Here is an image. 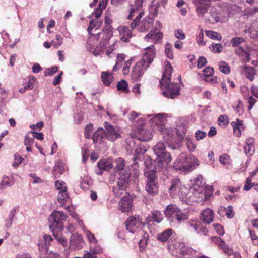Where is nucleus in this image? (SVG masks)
<instances>
[{"label": "nucleus", "mask_w": 258, "mask_h": 258, "mask_svg": "<svg viewBox=\"0 0 258 258\" xmlns=\"http://www.w3.org/2000/svg\"><path fill=\"white\" fill-rule=\"evenodd\" d=\"M230 157L226 154H223L220 156L219 161L223 165H228L230 163Z\"/></svg>", "instance_id": "a18cd8bd"}, {"label": "nucleus", "mask_w": 258, "mask_h": 258, "mask_svg": "<svg viewBox=\"0 0 258 258\" xmlns=\"http://www.w3.org/2000/svg\"><path fill=\"white\" fill-rule=\"evenodd\" d=\"M195 184L194 185V195L201 199L205 198V187L203 185L202 177L200 175L195 180Z\"/></svg>", "instance_id": "9b49d317"}, {"label": "nucleus", "mask_w": 258, "mask_h": 258, "mask_svg": "<svg viewBox=\"0 0 258 258\" xmlns=\"http://www.w3.org/2000/svg\"><path fill=\"white\" fill-rule=\"evenodd\" d=\"M15 214H16V210L15 209H12L10 211L9 216V221H10V224L6 225L7 227H10L11 226L13 219H14V217L15 215Z\"/></svg>", "instance_id": "0e129e2a"}, {"label": "nucleus", "mask_w": 258, "mask_h": 258, "mask_svg": "<svg viewBox=\"0 0 258 258\" xmlns=\"http://www.w3.org/2000/svg\"><path fill=\"white\" fill-rule=\"evenodd\" d=\"M104 138H105V130L102 127H99L94 133L92 136L94 143L102 141Z\"/></svg>", "instance_id": "5701e85b"}, {"label": "nucleus", "mask_w": 258, "mask_h": 258, "mask_svg": "<svg viewBox=\"0 0 258 258\" xmlns=\"http://www.w3.org/2000/svg\"><path fill=\"white\" fill-rule=\"evenodd\" d=\"M218 212L220 215L225 214L228 218H232L234 217L233 207L232 206H229L227 208L225 207H221Z\"/></svg>", "instance_id": "393cba45"}, {"label": "nucleus", "mask_w": 258, "mask_h": 258, "mask_svg": "<svg viewBox=\"0 0 258 258\" xmlns=\"http://www.w3.org/2000/svg\"><path fill=\"white\" fill-rule=\"evenodd\" d=\"M250 33H253L252 35H255V36L258 38V22H253L251 26L250 29L249 30Z\"/></svg>", "instance_id": "79ce46f5"}, {"label": "nucleus", "mask_w": 258, "mask_h": 258, "mask_svg": "<svg viewBox=\"0 0 258 258\" xmlns=\"http://www.w3.org/2000/svg\"><path fill=\"white\" fill-rule=\"evenodd\" d=\"M214 218V212L210 208H206L201 214L200 219L206 224H209Z\"/></svg>", "instance_id": "6ab92c4d"}, {"label": "nucleus", "mask_w": 258, "mask_h": 258, "mask_svg": "<svg viewBox=\"0 0 258 258\" xmlns=\"http://www.w3.org/2000/svg\"><path fill=\"white\" fill-rule=\"evenodd\" d=\"M213 226L214 227V228L216 230V232L220 236L223 235L224 234V230L220 224H213Z\"/></svg>", "instance_id": "69168bd1"}, {"label": "nucleus", "mask_w": 258, "mask_h": 258, "mask_svg": "<svg viewBox=\"0 0 258 258\" xmlns=\"http://www.w3.org/2000/svg\"><path fill=\"white\" fill-rule=\"evenodd\" d=\"M15 161L13 164V166L16 168L19 164H20L23 160L22 157L19 154H15L14 155Z\"/></svg>", "instance_id": "6e6d98bb"}, {"label": "nucleus", "mask_w": 258, "mask_h": 258, "mask_svg": "<svg viewBox=\"0 0 258 258\" xmlns=\"http://www.w3.org/2000/svg\"><path fill=\"white\" fill-rule=\"evenodd\" d=\"M219 124L221 126H226L228 124V120L226 116L220 115L218 118Z\"/></svg>", "instance_id": "052dcab7"}, {"label": "nucleus", "mask_w": 258, "mask_h": 258, "mask_svg": "<svg viewBox=\"0 0 258 258\" xmlns=\"http://www.w3.org/2000/svg\"><path fill=\"white\" fill-rule=\"evenodd\" d=\"M165 72L160 81V85L162 88V94L168 98L174 99L179 94L180 87L178 83H171L172 67L170 63L166 65Z\"/></svg>", "instance_id": "f03ea898"}, {"label": "nucleus", "mask_w": 258, "mask_h": 258, "mask_svg": "<svg viewBox=\"0 0 258 258\" xmlns=\"http://www.w3.org/2000/svg\"><path fill=\"white\" fill-rule=\"evenodd\" d=\"M117 89L123 92H128L127 82L124 80L119 81L116 85Z\"/></svg>", "instance_id": "7c9ffc66"}, {"label": "nucleus", "mask_w": 258, "mask_h": 258, "mask_svg": "<svg viewBox=\"0 0 258 258\" xmlns=\"http://www.w3.org/2000/svg\"><path fill=\"white\" fill-rule=\"evenodd\" d=\"M153 150L157 156L156 161L157 167L161 170L166 169L171 161V156L169 153L166 151L164 143L158 142L154 147Z\"/></svg>", "instance_id": "20e7f679"}, {"label": "nucleus", "mask_w": 258, "mask_h": 258, "mask_svg": "<svg viewBox=\"0 0 258 258\" xmlns=\"http://www.w3.org/2000/svg\"><path fill=\"white\" fill-rule=\"evenodd\" d=\"M152 218L154 221L160 223L163 219V216L160 211L156 210L152 212Z\"/></svg>", "instance_id": "c9c22d12"}, {"label": "nucleus", "mask_w": 258, "mask_h": 258, "mask_svg": "<svg viewBox=\"0 0 258 258\" xmlns=\"http://www.w3.org/2000/svg\"><path fill=\"white\" fill-rule=\"evenodd\" d=\"M97 166L100 170L108 171L113 167V164L111 161L103 159L100 160L97 164Z\"/></svg>", "instance_id": "b1692460"}, {"label": "nucleus", "mask_w": 258, "mask_h": 258, "mask_svg": "<svg viewBox=\"0 0 258 258\" xmlns=\"http://www.w3.org/2000/svg\"><path fill=\"white\" fill-rule=\"evenodd\" d=\"M219 69L221 72L224 74H227L230 73V68L225 61H222L219 62Z\"/></svg>", "instance_id": "f704fd0d"}, {"label": "nucleus", "mask_w": 258, "mask_h": 258, "mask_svg": "<svg viewBox=\"0 0 258 258\" xmlns=\"http://www.w3.org/2000/svg\"><path fill=\"white\" fill-rule=\"evenodd\" d=\"M11 185L9 181V177L7 176H5L0 183V189H4L6 186H10Z\"/></svg>", "instance_id": "49530a36"}, {"label": "nucleus", "mask_w": 258, "mask_h": 258, "mask_svg": "<svg viewBox=\"0 0 258 258\" xmlns=\"http://www.w3.org/2000/svg\"><path fill=\"white\" fill-rule=\"evenodd\" d=\"M180 181L179 180L173 181L171 186L169 188V191L171 195H173L174 192L179 188Z\"/></svg>", "instance_id": "c03bdc74"}, {"label": "nucleus", "mask_w": 258, "mask_h": 258, "mask_svg": "<svg viewBox=\"0 0 258 258\" xmlns=\"http://www.w3.org/2000/svg\"><path fill=\"white\" fill-rule=\"evenodd\" d=\"M115 166L114 167L117 174L120 173L121 171L123 172L126 169H129L125 166V161L122 158H117L115 161Z\"/></svg>", "instance_id": "4be33fe9"}, {"label": "nucleus", "mask_w": 258, "mask_h": 258, "mask_svg": "<svg viewBox=\"0 0 258 258\" xmlns=\"http://www.w3.org/2000/svg\"><path fill=\"white\" fill-rule=\"evenodd\" d=\"M102 80L104 85L109 86L113 80V75L108 72H103L101 73Z\"/></svg>", "instance_id": "bb28decb"}, {"label": "nucleus", "mask_w": 258, "mask_h": 258, "mask_svg": "<svg viewBox=\"0 0 258 258\" xmlns=\"http://www.w3.org/2000/svg\"><path fill=\"white\" fill-rule=\"evenodd\" d=\"M63 170L64 168L63 167L62 163L59 161H57L54 167L52 173L55 176V178H56L57 176V173H59V174H62Z\"/></svg>", "instance_id": "c756f323"}, {"label": "nucleus", "mask_w": 258, "mask_h": 258, "mask_svg": "<svg viewBox=\"0 0 258 258\" xmlns=\"http://www.w3.org/2000/svg\"><path fill=\"white\" fill-rule=\"evenodd\" d=\"M69 199L70 197L67 190L62 191H59L57 195V201L61 206L65 205Z\"/></svg>", "instance_id": "a878e982"}, {"label": "nucleus", "mask_w": 258, "mask_h": 258, "mask_svg": "<svg viewBox=\"0 0 258 258\" xmlns=\"http://www.w3.org/2000/svg\"><path fill=\"white\" fill-rule=\"evenodd\" d=\"M244 41V39L241 37H235L232 39L231 43L233 47L238 46Z\"/></svg>", "instance_id": "8fccbe9b"}, {"label": "nucleus", "mask_w": 258, "mask_h": 258, "mask_svg": "<svg viewBox=\"0 0 258 258\" xmlns=\"http://www.w3.org/2000/svg\"><path fill=\"white\" fill-rule=\"evenodd\" d=\"M206 136V133L204 131L198 130L195 133V138L197 140L203 139Z\"/></svg>", "instance_id": "680f3d73"}, {"label": "nucleus", "mask_w": 258, "mask_h": 258, "mask_svg": "<svg viewBox=\"0 0 258 258\" xmlns=\"http://www.w3.org/2000/svg\"><path fill=\"white\" fill-rule=\"evenodd\" d=\"M210 49L215 53H219L222 51L223 47L220 44H216L213 43L211 47H209Z\"/></svg>", "instance_id": "e433bc0d"}, {"label": "nucleus", "mask_w": 258, "mask_h": 258, "mask_svg": "<svg viewBox=\"0 0 258 258\" xmlns=\"http://www.w3.org/2000/svg\"><path fill=\"white\" fill-rule=\"evenodd\" d=\"M105 8H102L101 6H100L99 4L98 5V8L95 9L94 12L93 13V14L95 15V17L96 19H98L102 15V11Z\"/></svg>", "instance_id": "bf43d9fd"}, {"label": "nucleus", "mask_w": 258, "mask_h": 258, "mask_svg": "<svg viewBox=\"0 0 258 258\" xmlns=\"http://www.w3.org/2000/svg\"><path fill=\"white\" fill-rule=\"evenodd\" d=\"M138 20L137 26L139 31L143 32L148 31L152 26L153 20L149 17L144 18L142 21Z\"/></svg>", "instance_id": "2eb2a0df"}, {"label": "nucleus", "mask_w": 258, "mask_h": 258, "mask_svg": "<svg viewBox=\"0 0 258 258\" xmlns=\"http://www.w3.org/2000/svg\"><path fill=\"white\" fill-rule=\"evenodd\" d=\"M163 33L162 32H155V31H150L144 37V40L147 42L153 43H156L159 42L163 38Z\"/></svg>", "instance_id": "a211bd4d"}, {"label": "nucleus", "mask_w": 258, "mask_h": 258, "mask_svg": "<svg viewBox=\"0 0 258 258\" xmlns=\"http://www.w3.org/2000/svg\"><path fill=\"white\" fill-rule=\"evenodd\" d=\"M144 164L146 168L144 170L145 176L152 172L153 174H156V169H161L157 167V161L152 160L150 157H147L144 161Z\"/></svg>", "instance_id": "4468645a"}, {"label": "nucleus", "mask_w": 258, "mask_h": 258, "mask_svg": "<svg viewBox=\"0 0 258 258\" xmlns=\"http://www.w3.org/2000/svg\"><path fill=\"white\" fill-rule=\"evenodd\" d=\"M58 71V68L57 67H53L51 68H49L47 69L44 72V75L47 76H52L56 73Z\"/></svg>", "instance_id": "5fc2aeb1"}, {"label": "nucleus", "mask_w": 258, "mask_h": 258, "mask_svg": "<svg viewBox=\"0 0 258 258\" xmlns=\"http://www.w3.org/2000/svg\"><path fill=\"white\" fill-rule=\"evenodd\" d=\"M132 62V59H130L126 61L124 64L123 68V72L124 74H127L129 72L130 66Z\"/></svg>", "instance_id": "13d9d810"}, {"label": "nucleus", "mask_w": 258, "mask_h": 258, "mask_svg": "<svg viewBox=\"0 0 258 258\" xmlns=\"http://www.w3.org/2000/svg\"><path fill=\"white\" fill-rule=\"evenodd\" d=\"M155 54V48L154 45H151L145 49L143 58L137 63L132 70L131 77L133 81H138L142 76L153 61Z\"/></svg>", "instance_id": "f257e3e1"}, {"label": "nucleus", "mask_w": 258, "mask_h": 258, "mask_svg": "<svg viewBox=\"0 0 258 258\" xmlns=\"http://www.w3.org/2000/svg\"><path fill=\"white\" fill-rule=\"evenodd\" d=\"M120 39L124 42H127L133 36L132 31L128 27L124 26H120L117 28Z\"/></svg>", "instance_id": "dca6fc26"}, {"label": "nucleus", "mask_w": 258, "mask_h": 258, "mask_svg": "<svg viewBox=\"0 0 258 258\" xmlns=\"http://www.w3.org/2000/svg\"><path fill=\"white\" fill-rule=\"evenodd\" d=\"M164 118L163 117L162 114H158L156 115H154V117L152 118L151 119V121H154L155 124H162L164 122Z\"/></svg>", "instance_id": "37998d69"}, {"label": "nucleus", "mask_w": 258, "mask_h": 258, "mask_svg": "<svg viewBox=\"0 0 258 258\" xmlns=\"http://www.w3.org/2000/svg\"><path fill=\"white\" fill-rule=\"evenodd\" d=\"M131 171L129 169H126L123 172L121 171L118 174L117 183L121 186L127 188L131 183Z\"/></svg>", "instance_id": "f8f14e48"}, {"label": "nucleus", "mask_w": 258, "mask_h": 258, "mask_svg": "<svg viewBox=\"0 0 258 258\" xmlns=\"http://www.w3.org/2000/svg\"><path fill=\"white\" fill-rule=\"evenodd\" d=\"M180 250L183 255H192L196 253V250L191 247L186 246L182 247Z\"/></svg>", "instance_id": "58836bf2"}, {"label": "nucleus", "mask_w": 258, "mask_h": 258, "mask_svg": "<svg viewBox=\"0 0 258 258\" xmlns=\"http://www.w3.org/2000/svg\"><path fill=\"white\" fill-rule=\"evenodd\" d=\"M143 0H135L134 5L131 9L130 13L128 16V19H132L134 16H136L131 24V27L132 29L135 28L137 25L138 20L141 19L144 14L142 10V4Z\"/></svg>", "instance_id": "423d86ee"}, {"label": "nucleus", "mask_w": 258, "mask_h": 258, "mask_svg": "<svg viewBox=\"0 0 258 258\" xmlns=\"http://www.w3.org/2000/svg\"><path fill=\"white\" fill-rule=\"evenodd\" d=\"M126 228L132 233H136L139 232L143 226L142 222L139 218L130 216L125 222Z\"/></svg>", "instance_id": "0eeeda50"}, {"label": "nucleus", "mask_w": 258, "mask_h": 258, "mask_svg": "<svg viewBox=\"0 0 258 258\" xmlns=\"http://www.w3.org/2000/svg\"><path fill=\"white\" fill-rule=\"evenodd\" d=\"M200 226V221H189L187 224V228L189 230H194L195 232H199V227Z\"/></svg>", "instance_id": "473e14b6"}, {"label": "nucleus", "mask_w": 258, "mask_h": 258, "mask_svg": "<svg viewBox=\"0 0 258 258\" xmlns=\"http://www.w3.org/2000/svg\"><path fill=\"white\" fill-rule=\"evenodd\" d=\"M145 176L147 178L146 191L150 194H156L158 191V187L156 174H153L151 172Z\"/></svg>", "instance_id": "9d476101"}, {"label": "nucleus", "mask_w": 258, "mask_h": 258, "mask_svg": "<svg viewBox=\"0 0 258 258\" xmlns=\"http://www.w3.org/2000/svg\"><path fill=\"white\" fill-rule=\"evenodd\" d=\"M163 212L171 226L179 225L189 218L188 213L184 212L175 204L167 205Z\"/></svg>", "instance_id": "7ed1b4c3"}, {"label": "nucleus", "mask_w": 258, "mask_h": 258, "mask_svg": "<svg viewBox=\"0 0 258 258\" xmlns=\"http://www.w3.org/2000/svg\"><path fill=\"white\" fill-rule=\"evenodd\" d=\"M207 63V59L206 58L203 56H201L199 58L197 61V67L201 69L204 65Z\"/></svg>", "instance_id": "e2e57ef3"}, {"label": "nucleus", "mask_w": 258, "mask_h": 258, "mask_svg": "<svg viewBox=\"0 0 258 258\" xmlns=\"http://www.w3.org/2000/svg\"><path fill=\"white\" fill-rule=\"evenodd\" d=\"M64 182L63 181H56L55 182V187L57 190L59 191H62L67 190V187L64 186Z\"/></svg>", "instance_id": "864d4df0"}, {"label": "nucleus", "mask_w": 258, "mask_h": 258, "mask_svg": "<svg viewBox=\"0 0 258 258\" xmlns=\"http://www.w3.org/2000/svg\"><path fill=\"white\" fill-rule=\"evenodd\" d=\"M204 34L203 29H201V32L197 36V42L200 46H205L206 42L203 40Z\"/></svg>", "instance_id": "09e8293b"}, {"label": "nucleus", "mask_w": 258, "mask_h": 258, "mask_svg": "<svg viewBox=\"0 0 258 258\" xmlns=\"http://www.w3.org/2000/svg\"><path fill=\"white\" fill-rule=\"evenodd\" d=\"M200 164L198 160H195L192 164H184L180 160H176L173 164V168L177 171H182L187 173L194 170Z\"/></svg>", "instance_id": "1a4fd4ad"}, {"label": "nucleus", "mask_w": 258, "mask_h": 258, "mask_svg": "<svg viewBox=\"0 0 258 258\" xmlns=\"http://www.w3.org/2000/svg\"><path fill=\"white\" fill-rule=\"evenodd\" d=\"M67 217L63 212L54 211L49 217L48 220L50 223L49 227L52 231L61 232L63 228V222Z\"/></svg>", "instance_id": "39448f33"}, {"label": "nucleus", "mask_w": 258, "mask_h": 258, "mask_svg": "<svg viewBox=\"0 0 258 258\" xmlns=\"http://www.w3.org/2000/svg\"><path fill=\"white\" fill-rule=\"evenodd\" d=\"M101 25V22L98 20V19H92L90 21L88 31L91 34V31L93 28L95 29H99Z\"/></svg>", "instance_id": "cd10ccee"}, {"label": "nucleus", "mask_w": 258, "mask_h": 258, "mask_svg": "<svg viewBox=\"0 0 258 258\" xmlns=\"http://www.w3.org/2000/svg\"><path fill=\"white\" fill-rule=\"evenodd\" d=\"M206 35L212 39L221 40L222 39V37L218 33L211 31V30H207L205 31Z\"/></svg>", "instance_id": "2f4dec72"}, {"label": "nucleus", "mask_w": 258, "mask_h": 258, "mask_svg": "<svg viewBox=\"0 0 258 258\" xmlns=\"http://www.w3.org/2000/svg\"><path fill=\"white\" fill-rule=\"evenodd\" d=\"M34 142V137L30 138L29 135L26 134L25 136L24 145L25 146H31Z\"/></svg>", "instance_id": "4d7b16f0"}, {"label": "nucleus", "mask_w": 258, "mask_h": 258, "mask_svg": "<svg viewBox=\"0 0 258 258\" xmlns=\"http://www.w3.org/2000/svg\"><path fill=\"white\" fill-rule=\"evenodd\" d=\"M53 236L56 238L58 241L60 242L63 245H66L67 244V240L66 238L61 235H59L57 231H52Z\"/></svg>", "instance_id": "ea45409f"}, {"label": "nucleus", "mask_w": 258, "mask_h": 258, "mask_svg": "<svg viewBox=\"0 0 258 258\" xmlns=\"http://www.w3.org/2000/svg\"><path fill=\"white\" fill-rule=\"evenodd\" d=\"M104 126L105 138L107 140L114 141L120 137L121 136L117 126H114L107 122L104 123Z\"/></svg>", "instance_id": "6e6552de"}, {"label": "nucleus", "mask_w": 258, "mask_h": 258, "mask_svg": "<svg viewBox=\"0 0 258 258\" xmlns=\"http://www.w3.org/2000/svg\"><path fill=\"white\" fill-rule=\"evenodd\" d=\"M126 188L125 187L121 186V185L117 183V185L112 187V192L115 197L119 198L123 194V191Z\"/></svg>", "instance_id": "c85d7f7f"}, {"label": "nucleus", "mask_w": 258, "mask_h": 258, "mask_svg": "<svg viewBox=\"0 0 258 258\" xmlns=\"http://www.w3.org/2000/svg\"><path fill=\"white\" fill-rule=\"evenodd\" d=\"M209 14L216 22L219 21L220 18L217 15V9L215 7H212L211 8Z\"/></svg>", "instance_id": "de8ad7c7"}, {"label": "nucleus", "mask_w": 258, "mask_h": 258, "mask_svg": "<svg viewBox=\"0 0 258 258\" xmlns=\"http://www.w3.org/2000/svg\"><path fill=\"white\" fill-rule=\"evenodd\" d=\"M85 245L84 241L82 236L78 233L72 235L70 239V246L74 249H79Z\"/></svg>", "instance_id": "ddd939ff"}, {"label": "nucleus", "mask_w": 258, "mask_h": 258, "mask_svg": "<svg viewBox=\"0 0 258 258\" xmlns=\"http://www.w3.org/2000/svg\"><path fill=\"white\" fill-rule=\"evenodd\" d=\"M172 46L171 44L167 43L166 44L165 52L168 58L172 59L173 58V54L172 51Z\"/></svg>", "instance_id": "a19ab883"}, {"label": "nucleus", "mask_w": 258, "mask_h": 258, "mask_svg": "<svg viewBox=\"0 0 258 258\" xmlns=\"http://www.w3.org/2000/svg\"><path fill=\"white\" fill-rule=\"evenodd\" d=\"M101 251V249L100 247L97 246L95 247L91 245L90 246V251H89V253H92V254L96 255V254L99 253Z\"/></svg>", "instance_id": "338daca9"}, {"label": "nucleus", "mask_w": 258, "mask_h": 258, "mask_svg": "<svg viewBox=\"0 0 258 258\" xmlns=\"http://www.w3.org/2000/svg\"><path fill=\"white\" fill-rule=\"evenodd\" d=\"M119 206L122 212L130 211L132 207V199L131 197L128 195L122 197L119 202Z\"/></svg>", "instance_id": "f3484780"}, {"label": "nucleus", "mask_w": 258, "mask_h": 258, "mask_svg": "<svg viewBox=\"0 0 258 258\" xmlns=\"http://www.w3.org/2000/svg\"><path fill=\"white\" fill-rule=\"evenodd\" d=\"M203 72L204 76L206 77L212 76L214 74V69L210 67H207L203 70Z\"/></svg>", "instance_id": "603ef678"}, {"label": "nucleus", "mask_w": 258, "mask_h": 258, "mask_svg": "<svg viewBox=\"0 0 258 258\" xmlns=\"http://www.w3.org/2000/svg\"><path fill=\"white\" fill-rule=\"evenodd\" d=\"M125 59V55L123 54H118L115 65L113 68L114 71H117L121 66V62Z\"/></svg>", "instance_id": "4c0bfd02"}, {"label": "nucleus", "mask_w": 258, "mask_h": 258, "mask_svg": "<svg viewBox=\"0 0 258 258\" xmlns=\"http://www.w3.org/2000/svg\"><path fill=\"white\" fill-rule=\"evenodd\" d=\"M38 245L39 250L41 252L43 253H46L47 252L49 247L47 244H44L43 241H41L40 243H38Z\"/></svg>", "instance_id": "3c124183"}, {"label": "nucleus", "mask_w": 258, "mask_h": 258, "mask_svg": "<svg viewBox=\"0 0 258 258\" xmlns=\"http://www.w3.org/2000/svg\"><path fill=\"white\" fill-rule=\"evenodd\" d=\"M173 234H175V231L171 228H168L159 233L157 239L161 242H165L167 241Z\"/></svg>", "instance_id": "aec40b11"}, {"label": "nucleus", "mask_w": 258, "mask_h": 258, "mask_svg": "<svg viewBox=\"0 0 258 258\" xmlns=\"http://www.w3.org/2000/svg\"><path fill=\"white\" fill-rule=\"evenodd\" d=\"M148 234L147 233H144V235L142 236V238L140 240L139 242L140 249L141 251L144 250L145 246L148 243Z\"/></svg>", "instance_id": "72a5a7b5"}, {"label": "nucleus", "mask_w": 258, "mask_h": 258, "mask_svg": "<svg viewBox=\"0 0 258 258\" xmlns=\"http://www.w3.org/2000/svg\"><path fill=\"white\" fill-rule=\"evenodd\" d=\"M175 36L178 39H184L185 37V34L181 30H178L175 31Z\"/></svg>", "instance_id": "774afa93"}, {"label": "nucleus", "mask_w": 258, "mask_h": 258, "mask_svg": "<svg viewBox=\"0 0 258 258\" xmlns=\"http://www.w3.org/2000/svg\"><path fill=\"white\" fill-rule=\"evenodd\" d=\"M254 139L252 138H249L246 139V144L244 145V152L247 156H252L255 151V147L253 145Z\"/></svg>", "instance_id": "412c9836"}]
</instances>
